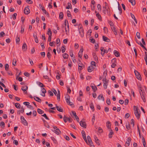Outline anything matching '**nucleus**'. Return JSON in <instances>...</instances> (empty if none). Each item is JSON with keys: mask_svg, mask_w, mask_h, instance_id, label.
I'll return each instance as SVG.
<instances>
[{"mask_svg": "<svg viewBox=\"0 0 147 147\" xmlns=\"http://www.w3.org/2000/svg\"><path fill=\"white\" fill-rule=\"evenodd\" d=\"M134 113L137 119H139L140 117V113L139 110H138L137 107L135 106H133Z\"/></svg>", "mask_w": 147, "mask_h": 147, "instance_id": "f257e3e1", "label": "nucleus"}, {"mask_svg": "<svg viewBox=\"0 0 147 147\" xmlns=\"http://www.w3.org/2000/svg\"><path fill=\"white\" fill-rule=\"evenodd\" d=\"M139 92L141 97L144 102H145L146 100L145 98V93L144 90H142L141 89H140L139 90Z\"/></svg>", "mask_w": 147, "mask_h": 147, "instance_id": "f03ea898", "label": "nucleus"}, {"mask_svg": "<svg viewBox=\"0 0 147 147\" xmlns=\"http://www.w3.org/2000/svg\"><path fill=\"white\" fill-rule=\"evenodd\" d=\"M53 128L55 129L53 131L55 134L57 135H59L60 133H61V131L57 127L55 126H53Z\"/></svg>", "mask_w": 147, "mask_h": 147, "instance_id": "7ed1b4c3", "label": "nucleus"}, {"mask_svg": "<svg viewBox=\"0 0 147 147\" xmlns=\"http://www.w3.org/2000/svg\"><path fill=\"white\" fill-rule=\"evenodd\" d=\"M134 73L137 78L139 80H141L142 79L141 76L138 71H137L135 70L134 71Z\"/></svg>", "mask_w": 147, "mask_h": 147, "instance_id": "20e7f679", "label": "nucleus"}, {"mask_svg": "<svg viewBox=\"0 0 147 147\" xmlns=\"http://www.w3.org/2000/svg\"><path fill=\"white\" fill-rule=\"evenodd\" d=\"M29 7V6H27L24 9V12L25 14L28 15L30 13V11Z\"/></svg>", "mask_w": 147, "mask_h": 147, "instance_id": "39448f33", "label": "nucleus"}, {"mask_svg": "<svg viewBox=\"0 0 147 147\" xmlns=\"http://www.w3.org/2000/svg\"><path fill=\"white\" fill-rule=\"evenodd\" d=\"M22 123L25 125H27L28 123L23 116H21L20 117Z\"/></svg>", "mask_w": 147, "mask_h": 147, "instance_id": "423d86ee", "label": "nucleus"}, {"mask_svg": "<svg viewBox=\"0 0 147 147\" xmlns=\"http://www.w3.org/2000/svg\"><path fill=\"white\" fill-rule=\"evenodd\" d=\"M80 124L81 127L85 128H86V124L85 122L82 121H81L80 122Z\"/></svg>", "mask_w": 147, "mask_h": 147, "instance_id": "0eeeda50", "label": "nucleus"}, {"mask_svg": "<svg viewBox=\"0 0 147 147\" xmlns=\"http://www.w3.org/2000/svg\"><path fill=\"white\" fill-rule=\"evenodd\" d=\"M102 81L104 82V88L105 89H106L107 88V84L108 82L107 81H106V79L105 78L103 79L102 80Z\"/></svg>", "mask_w": 147, "mask_h": 147, "instance_id": "6e6552de", "label": "nucleus"}, {"mask_svg": "<svg viewBox=\"0 0 147 147\" xmlns=\"http://www.w3.org/2000/svg\"><path fill=\"white\" fill-rule=\"evenodd\" d=\"M56 108L58 111L61 112H63V110L60 106H57L56 105Z\"/></svg>", "mask_w": 147, "mask_h": 147, "instance_id": "1a4fd4ad", "label": "nucleus"}, {"mask_svg": "<svg viewBox=\"0 0 147 147\" xmlns=\"http://www.w3.org/2000/svg\"><path fill=\"white\" fill-rule=\"evenodd\" d=\"M33 37L35 39V41L36 43H38V39L37 36V34L36 33H34L33 35Z\"/></svg>", "mask_w": 147, "mask_h": 147, "instance_id": "9d476101", "label": "nucleus"}, {"mask_svg": "<svg viewBox=\"0 0 147 147\" xmlns=\"http://www.w3.org/2000/svg\"><path fill=\"white\" fill-rule=\"evenodd\" d=\"M94 68L93 66L90 65L88 67V72H90L93 70Z\"/></svg>", "mask_w": 147, "mask_h": 147, "instance_id": "9b49d317", "label": "nucleus"}, {"mask_svg": "<svg viewBox=\"0 0 147 147\" xmlns=\"http://www.w3.org/2000/svg\"><path fill=\"white\" fill-rule=\"evenodd\" d=\"M102 39L103 41L105 42H110V40L107 37L103 36H102Z\"/></svg>", "mask_w": 147, "mask_h": 147, "instance_id": "f8f14e48", "label": "nucleus"}, {"mask_svg": "<svg viewBox=\"0 0 147 147\" xmlns=\"http://www.w3.org/2000/svg\"><path fill=\"white\" fill-rule=\"evenodd\" d=\"M28 87L27 86H23L21 88V89L22 90L24 91H26L25 92V93L26 94L27 93V92L26 91V90H28Z\"/></svg>", "mask_w": 147, "mask_h": 147, "instance_id": "ddd939ff", "label": "nucleus"}, {"mask_svg": "<svg viewBox=\"0 0 147 147\" xmlns=\"http://www.w3.org/2000/svg\"><path fill=\"white\" fill-rule=\"evenodd\" d=\"M87 139L88 141V143L89 145L92 144H93V142H92V141L91 139V138L90 137V136H88L87 137Z\"/></svg>", "mask_w": 147, "mask_h": 147, "instance_id": "4468645a", "label": "nucleus"}, {"mask_svg": "<svg viewBox=\"0 0 147 147\" xmlns=\"http://www.w3.org/2000/svg\"><path fill=\"white\" fill-rule=\"evenodd\" d=\"M79 33L80 34L81 37L83 38L84 36V29L80 30H78Z\"/></svg>", "mask_w": 147, "mask_h": 147, "instance_id": "2eb2a0df", "label": "nucleus"}, {"mask_svg": "<svg viewBox=\"0 0 147 147\" xmlns=\"http://www.w3.org/2000/svg\"><path fill=\"white\" fill-rule=\"evenodd\" d=\"M110 132L109 134V138H112V135L114 134V132L111 129L109 130Z\"/></svg>", "mask_w": 147, "mask_h": 147, "instance_id": "dca6fc26", "label": "nucleus"}, {"mask_svg": "<svg viewBox=\"0 0 147 147\" xmlns=\"http://www.w3.org/2000/svg\"><path fill=\"white\" fill-rule=\"evenodd\" d=\"M57 99L58 101L60 100V93L59 90L58 89L57 90Z\"/></svg>", "mask_w": 147, "mask_h": 147, "instance_id": "f3484780", "label": "nucleus"}, {"mask_svg": "<svg viewBox=\"0 0 147 147\" xmlns=\"http://www.w3.org/2000/svg\"><path fill=\"white\" fill-rule=\"evenodd\" d=\"M114 60V63H113L111 65V67L112 68H114L116 65L115 64L116 61V58H114L112 59V60Z\"/></svg>", "mask_w": 147, "mask_h": 147, "instance_id": "a211bd4d", "label": "nucleus"}, {"mask_svg": "<svg viewBox=\"0 0 147 147\" xmlns=\"http://www.w3.org/2000/svg\"><path fill=\"white\" fill-rule=\"evenodd\" d=\"M98 98L99 100H102L103 101H104V98L102 94H100L98 97Z\"/></svg>", "mask_w": 147, "mask_h": 147, "instance_id": "6ab92c4d", "label": "nucleus"}, {"mask_svg": "<svg viewBox=\"0 0 147 147\" xmlns=\"http://www.w3.org/2000/svg\"><path fill=\"white\" fill-rule=\"evenodd\" d=\"M113 53L115 56L117 57H119L120 56L119 53L116 50H115L113 52Z\"/></svg>", "mask_w": 147, "mask_h": 147, "instance_id": "aec40b11", "label": "nucleus"}, {"mask_svg": "<svg viewBox=\"0 0 147 147\" xmlns=\"http://www.w3.org/2000/svg\"><path fill=\"white\" fill-rule=\"evenodd\" d=\"M106 124L107 127L108 129H111V122L109 121H108L107 122Z\"/></svg>", "mask_w": 147, "mask_h": 147, "instance_id": "412c9836", "label": "nucleus"}, {"mask_svg": "<svg viewBox=\"0 0 147 147\" xmlns=\"http://www.w3.org/2000/svg\"><path fill=\"white\" fill-rule=\"evenodd\" d=\"M34 99L36 101L38 102H40L41 101V99L38 97L34 96Z\"/></svg>", "mask_w": 147, "mask_h": 147, "instance_id": "4be33fe9", "label": "nucleus"}, {"mask_svg": "<svg viewBox=\"0 0 147 147\" xmlns=\"http://www.w3.org/2000/svg\"><path fill=\"white\" fill-rule=\"evenodd\" d=\"M92 55L93 57V58L94 59V60L97 61H98V57L97 56L96 54L95 53H93L92 54Z\"/></svg>", "mask_w": 147, "mask_h": 147, "instance_id": "5701e85b", "label": "nucleus"}, {"mask_svg": "<svg viewBox=\"0 0 147 147\" xmlns=\"http://www.w3.org/2000/svg\"><path fill=\"white\" fill-rule=\"evenodd\" d=\"M66 98V101L67 103H69L70 100V96L67 94V95L65 97Z\"/></svg>", "mask_w": 147, "mask_h": 147, "instance_id": "b1692460", "label": "nucleus"}, {"mask_svg": "<svg viewBox=\"0 0 147 147\" xmlns=\"http://www.w3.org/2000/svg\"><path fill=\"white\" fill-rule=\"evenodd\" d=\"M118 9L119 10V11H120V12H119V14L120 15H121V13H122V8H121V7L119 3V2H118Z\"/></svg>", "mask_w": 147, "mask_h": 147, "instance_id": "393cba45", "label": "nucleus"}, {"mask_svg": "<svg viewBox=\"0 0 147 147\" xmlns=\"http://www.w3.org/2000/svg\"><path fill=\"white\" fill-rule=\"evenodd\" d=\"M131 139L130 137H128L127 139V141L126 143L128 144V146H129L130 144V142L131 141Z\"/></svg>", "mask_w": 147, "mask_h": 147, "instance_id": "a878e982", "label": "nucleus"}, {"mask_svg": "<svg viewBox=\"0 0 147 147\" xmlns=\"http://www.w3.org/2000/svg\"><path fill=\"white\" fill-rule=\"evenodd\" d=\"M22 48L23 50L25 51L27 48V46L26 43H24L23 45L22 46Z\"/></svg>", "mask_w": 147, "mask_h": 147, "instance_id": "bb28decb", "label": "nucleus"}, {"mask_svg": "<svg viewBox=\"0 0 147 147\" xmlns=\"http://www.w3.org/2000/svg\"><path fill=\"white\" fill-rule=\"evenodd\" d=\"M24 112V109L23 107L22 106L21 107V110H19L18 111V114H20V113H23Z\"/></svg>", "mask_w": 147, "mask_h": 147, "instance_id": "cd10ccee", "label": "nucleus"}, {"mask_svg": "<svg viewBox=\"0 0 147 147\" xmlns=\"http://www.w3.org/2000/svg\"><path fill=\"white\" fill-rule=\"evenodd\" d=\"M63 57L64 59H67L69 57V55L66 53H65L63 55Z\"/></svg>", "mask_w": 147, "mask_h": 147, "instance_id": "c85d7f7f", "label": "nucleus"}, {"mask_svg": "<svg viewBox=\"0 0 147 147\" xmlns=\"http://www.w3.org/2000/svg\"><path fill=\"white\" fill-rule=\"evenodd\" d=\"M37 112L39 114H42L44 113V111L40 109H37Z\"/></svg>", "mask_w": 147, "mask_h": 147, "instance_id": "c756f323", "label": "nucleus"}, {"mask_svg": "<svg viewBox=\"0 0 147 147\" xmlns=\"http://www.w3.org/2000/svg\"><path fill=\"white\" fill-rule=\"evenodd\" d=\"M91 86L94 92H95L97 90V88L96 86L94 85V86Z\"/></svg>", "mask_w": 147, "mask_h": 147, "instance_id": "7c9ffc66", "label": "nucleus"}, {"mask_svg": "<svg viewBox=\"0 0 147 147\" xmlns=\"http://www.w3.org/2000/svg\"><path fill=\"white\" fill-rule=\"evenodd\" d=\"M63 16V14L62 12H60L59 14V18L60 19H62Z\"/></svg>", "mask_w": 147, "mask_h": 147, "instance_id": "2f4dec72", "label": "nucleus"}, {"mask_svg": "<svg viewBox=\"0 0 147 147\" xmlns=\"http://www.w3.org/2000/svg\"><path fill=\"white\" fill-rule=\"evenodd\" d=\"M96 17L98 18V19L99 20H101L102 18L100 15L99 14V13H96Z\"/></svg>", "mask_w": 147, "mask_h": 147, "instance_id": "473e14b6", "label": "nucleus"}, {"mask_svg": "<svg viewBox=\"0 0 147 147\" xmlns=\"http://www.w3.org/2000/svg\"><path fill=\"white\" fill-rule=\"evenodd\" d=\"M90 42L93 43H95V40L92 37H91L90 38Z\"/></svg>", "mask_w": 147, "mask_h": 147, "instance_id": "72a5a7b5", "label": "nucleus"}, {"mask_svg": "<svg viewBox=\"0 0 147 147\" xmlns=\"http://www.w3.org/2000/svg\"><path fill=\"white\" fill-rule=\"evenodd\" d=\"M72 6L71 4L70 3H68V6L66 7V9H69V8L71 9Z\"/></svg>", "mask_w": 147, "mask_h": 147, "instance_id": "f704fd0d", "label": "nucleus"}, {"mask_svg": "<svg viewBox=\"0 0 147 147\" xmlns=\"http://www.w3.org/2000/svg\"><path fill=\"white\" fill-rule=\"evenodd\" d=\"M37 84L40 87H45V86L42 83L40 82H37Z\"/></svg>", "mask_w": 147, "mask_h": 147, "instance_id": "c9c22d12", "label": "nucleus"}, {"mask_svg": "<svg viewBox=\"0 0 147 147\" xmlns=\"http://www.w3.org/2000/svg\"><path fill=\"white\" fill-rule=\"evenodd\" d=\"M15 106L16 108L18 109H20L21 106L20 104L18 103L15 104Z\"/></svg>", "mask_w": 147, "mask_h": 147, "instance_id": "e433bc0d", "label": "nucleus"}, {"mask_svg": "<svg viewBox=\"0 0 147 147\" xmlns=\"http://www.w3.org/2000/svg\"><path fill=\"white\" fill-rule=\"evenodd\" d=\"M129 1L131 2V4L133 5H134L136 4V2L135 0H129Z\"/></svg>", "mask_w": 147, "mask_h": 147, "instance_id": "4c0bfd02", "label": "nucleus"}, {"mask_svg": "<svg viewBox=\"0 0 147 147\" xmlns=\"http://www.w3.org/2000/svg\"><path fill=\"white\" fill-rule=\"evenodd\" d=\"M64 22H65V26H66L67 23V30H68L69 31V24H68V20H65Z\"/></svg>", "mask_w": 147, "mask_h": 147, "instance_id": "58836bf2", "label": "nucleus"}, {"mask_svg": "<svg viewBox=\"0 0 147 147\" xmlns=\"http://www.w3.org/2000/svg\"><path fill=\"white\" fill-rule=\"evenodd\" d=\"M90 108L93 111H94V106L92 103L90 104Z\"/></svg>", "mask_w": 147, "mask_h": 147, "instance_id": "ea45409f", "label": "nucleus"}, {"mask_svg": "<svg viewBox=\"0 0 147 147\" xmlns=\"http://www.w3.org/2000/svg\"><path fill=\"white\" fill-rule=\"evenodd\" d=\"M83 69V67L82 66L79 65L78 67V70L79 72L80 73L81 72V70Z\"/></svg>", "mask_w": 147, "mask_h": 147, "instance_id": "a19ab883", "label": "nucleus"}, {"mask_svg": "<svg viewBox=\"0 0 147 147\" xmlns=\"http://www.w3.org/2000/svg\"><path fill=\"white\" fill-rule=\"evenodd\" d=\"M47 34L49 35H52V32L51 31V29L49 28L48 30Z\"/></svg>", "mask_w": 147, "mask_h": 147, "instance_id": "79ce46f5", "label": "nucleus"}, {"mask_svg": "<svg viewBox=\"0 0 147 147\" xmlns=\"http://www.w3.org/2000/svg\"><path fill=\"white\" fill-rule=\"evenodd\" d=\"M16 60L15 59H14L13 61L12 64L14 66H15L16 65Z\"/></svg>", "mask_w": 147, "mask_h": 147, "instance_id": "37998d69", "label": "nucleus"}, {"mask_svg": "<svg viewBox=\"0 0 147 147\" xmlns=\"http://www.w3.org/2000/svg\"><path fill=\"white\" fill-rule=\"evenodd\" d=\"M5 69L6 71H8L9 69V66L8 64H6L5 65Z\"/></svg>", "mask_w": 147, "mask_h": 147, "instance_id": "c03bdc74", "label": "nucleus"}, {"mask_svg": "<svg viewBox=\"0 0 147 147\" xmlns=\"http://www.w3.org/2000/svg\"><path fill=\"white\" fill-rule=\"evenodd\" d=\"M55 44V42L53 41L50 42L49 44V45L51 46H54Z\"/></svg>", "mask_w": 147, "mask_h": 147, "instance_id": "a18cd8bd", "label": "nucleus"}, {"mask_svg": "<svg viewBox=\"0 0 147 147\" xmlns=\"http://www.w3.org/2000/svg\"><path fill=\"white\" fill-rule=\"evenodd\" d=\"M5 123L3 121H1V122L0 126L1 127L3 128H4V127H5Z\"/></svg>", "mask_w": 147, "mask_h": 147, "instance_id": "49530a36", "label": "nucleus"}, {"mask_svg": "<svg viewBox=\"0 0 147 147\" xmlns=\"http://www.w3.org/2000/svg\"><path fill=\"white\" fill-rule=\"evenodd\" d=\"M51 140L53 141V142L55 143H57V141L56 140V139H55V138L53 137H51Z\"/></svg>", "mask_w": 147, "mask_h": 147, "instance_id": "de8ad7c7", "label": "nucleus"}, {"mask_svg": "<svg viewBox=\"0 0 147 147\" xmlns=\"http://www.w3.org/2000/svg\"><path fill=\"white\" fill-rule=\"evenodd\" d=\"M68 117H67L65 115L63 118V120L65 123H66L68 121Z\"/></svg>", "mask_w": 147, "mask_h": 147, "instance_id": "09e8293b", "label": "nucleus"}, {"mask_svg": "<svg viewBox=\"0 0 147 147\" xmlns=\"http://www.w3.org/2000/svg\"><path fill=\"white\" fill-rule=\"evenodd\" d=\"M67 16L68 17H71V14L70 12L69 11V10H67Z\"/></svg>", "mask_w": 147, "mask_h": 147, "instance_id": "8fccbe9b", "label": "nucleus"}, {"mask_svg": "<svg viewBox=\"0 0 147 147\" xmlns=\"http://www.w3.org/2000/svg\"><path fill=\"white\" fill-rule=\"evenodd\" d=\"M111 102L109 98H108L107 100V103L109 105L111 104Z\"/></svg>", "mask_w": 147, "mask_h": 147, "instance_id": "3c124183", "label": "nucleus"}, {"mask_svg": "<svg viewBox=\"0 0 147 147\" xmlns=\"http://www.w3.org/2000/svg\"><path fill=\"white\" fill-rule=\"evenodd\" d=\"M65 46H63L61 48L62 49L61 51L62 53H64L65 51Z\"/></svg>", "mask_w": 147, "mask_h": 147, "instance_id": "603ef678", "label": "nucleus"}, {"mask_svg": "<svg viewBox=\"0 0 147 147\" xmlns=\"http://www.w3.org/2000/svg\"><path fill=\"white\" fill-rule=\"evenodd\" d=\"M48 94L51 96H53V92L50 90H49L48 91Z\"/></svg>", "mask_w": 147, "mask_h": 147, "instance_id": "864d4df0", "label": "nucleus"}, {"mask_svg": "<svg viewBox=\"0 0 147 147\" xmlns=\"http://www.w3.org/2000/svg\"><path fill=\"white\" fill-rule=\"evenodd\" d=\"M78 30H80L83 29L82 26L81 24H79V25L78 27Z\"/></svg>", "mask_w": 147, "mask_h": 147, "instance_id": "5fc2aeb1", "label": "nucleus"}, {"mask_svg": "<svg viewBox=\"0 0 147 147\" xmlns=\"http://www.w3.org/2000/svg\"><path fill=\"white\" fill-rule=\"evenodd\" d=\"M98 131L99 133H102L103 132V130L101 127H99L98 128Z\"/></svg>", "mask_w": 147, "mask_h": 147, "instance_id": "6e6d98bb", "label": "nucleus"}, {"mask_svg": "<svg viewBox=\"0 0 147 147\" xmlns=\"http://www.w3.org/2000/svg\"><path fill=\"white\" fill-rule=\"evenodd\" d=\"M41 90L42 93L43 94H45L46 92V91L44 88H42L41 89Z\"/></svg>", "mask_w": 147, "mask_h": 147, "instance_id": "4d7b16f0", "label": "nucleus"}, {"mask_svg": "<svg viewBox=\"0 0 147 147\" xmlns=\"http://www.w3.org/2000/svg\"><path fill=\"white\" fill-rule=\"evenodd\" d=\"M42 116L44 117L45 118V119H46L47 120H49V118H48L46 114H44L43 115H42Z\"/></svg>", "mask_w": 147, "mask_h": 147, "instance_id": "13d9d810", "label": "nucleus"}, {"mask_svg": "<svg viewBox=\"0 0 147 147\" xmlns=\"http://www.w3.org/2000/svg\"><path fill=\"white\" fill-rule=\"evenodd\" d=\"M25 76L27 77H29L30 76V74L28 72H25L24 73Z\"/></svg>", "mask_w": 147, "mask_h": 147, "instance_id": "bf43d9fd", "label": "nucleus"}, {"mask_svg": "<svg viewBox=\"0 0 147 147\" xmlns=\"http://www.w3.org/2000/svg\"><path fill=\"white\" fill-rule=\"evenodd\" d=\"M98 45L97 44H96L95 45V50L96 51H98Z\"/></svg>", "mask_w": 147, "mask_h": 147, "instance_id": "052dcab7", "label": "nucleus"}, {"mask_svg": "<svg viewBox=\"0 0 147 147\" xmlns=\"http://www.w3.org/2000/svg\"><path fill=\"white\" fill-rule=\"evenodd\" d=\"M17 16V14L16 13H14L12 15V17L13 20H15L16 19V16Z\"/></svg>", "mask_w": 147, "mask_h": 147, "instance_id": "680f3d73", "label": "nucleus"}, {"mask_svg": "<svg viewBox=\"0 0 147 147\" xmlns=\"http://www.w3.org/2000/svg\"><path fill=\"white\" fill-rule=\"evenodd\" d=\"M140 45L143 49H144L145 50L147 51V49L141 43H140Z\"/></svg>", "mask_w": 147, "mask_h": 147, "instance_id": "e2e57ef3", "label": "nucleus"}, {"mask_svg": "<svg viewBox=\"0 0 147 147\" xmlns=\"http://www.w3.org/2000/svg\"><path fill=\"white\" fill-rule=\"evenodd\" d=\"M129 102V100L127 98H126L125 100V105H126L128 104Z\"/></svg>", "mask_w": 147, "mask_h": 147, "instance_id": "0e129e2a", "label": "nucleus"}, {"mask_svg": "<svg viewBox=\"0 0 147 147\" xmlns=\"http://www.w3.org/2000/svg\"><path fill=\"white\" fill-rule=\"evenodd\" d=\"M69 53L70 55L71 56V57H73V56L74 55L73 51L72 50H70L69 51Z\"/></svg>", "mask_w": 147, "mask_h": 147, "instance_id": "69168bd1", "label": "nucleus"}, {"mask_svg": "<svg viewBox=\"0 0 147 147\" xmlns=\"http://www.w3.org/2000/svg\"><path fill=\"white\" fill-rule=\"evenodd\" d=\"M136 36L138 39H140V35L139 32H137L136 34Z\"/></svg>", "mask_w": 147, "mask_h": 147, "instance_id": "338daca9", "label": "nucleus"}, {"mask_svg": "<svg viewBox=\"0 0 147 147\" xmlns=\"http://www.w3.org/2000/svg\"><path fill=\"white\" fill-rule=\"evenodd\" d=\"M16 41L17 43H19L20 41V39L19 37H17L16 38Z\"/></svg>", "mask_w": 147, "mask_h": 147, "instance_id": "774afa93", "label": "nucleus"}]
</instances>
